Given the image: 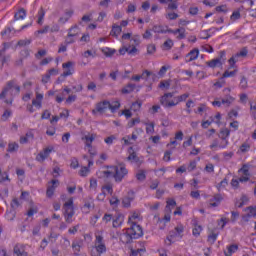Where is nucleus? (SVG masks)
Wrapping results in <instances>:
<instances>
[{
    "instance_id": "obj_1",
    "label": "nucleus",
    "mask_w": 256,
    "mask_h": 256,
    "mask_svg": "<svg viewBox=\"0 0 256 256\" xmlns=\"http://www.w3.org/2000/svg\"><path fill=\"white\" fill-rule=\"evenodd\" d=\"M139 237H143V228L135 222H131L130 228L126 229V232H124L120 239L122 243L129 244L133 239H139Z\"/></svg>"
},
{
    "instance_id": "obj_2",
    "label": "nucleus",
    "mask_w": 256,
    "mask_h": 256,
    "mask_svg": "<svg viewBox=\"0 0 256 256\" xmlns=\"http://www.w3.org/2000/svg\"><path fill=\"white\" fill-rule=\"evenodd\" d=\"M175 93L168 92L165 93L163 96L160 97V105L165 109H171V107H177L175 102Z\"/></svg>"
},
{
    "instance_id": "obj_3",
    "label": "nucleus",
    "mask_w": 256,
    "mask_h": 256,
    "mask_svg": "<svg viewBox=\"0 0 256 256\" xmlns=\"http://www.w3.org/2000/svg\"><path fill=\"white\" fill-rule=\"evenodd\" d=\"M64 217L66 223H73V215H75V208L73 207V198H70L64 203Z\"/></svg>"
},
{
    "instance_id": "obj_4",
    "label": "nucleus",
    "mask_w": 256,
    "mask_h": 256,
    "mask_svg": "<svg viewBox=\"0 0 256 256\" xmlns=\"http://www.w3.org/2000/svg\"><path fill=\"white\" fill-rule=\"evenodd\" d=\"M11 89H15L16 93H21V87L17 85V80H10L6 83V86L0 93V99H5V97H7V93H9Z\"/></svg>"
},
{
    "instance_id": "obj_5",
    "label": "nucleus",
    "mask_w": 256,
    "mask_h": 256,
    "mask_svg": "<svg viewBox=\"0 0 256 256\" xmlns=\"http://www.w3.org/2000/svg\"><path fill=\"white\" fill-rule=\"evenodd\" d=\"M128 173H129V171L127 170L125 165L120 164L119 166H115V171H114L115 182L121 183V181H123V179H125V176H127Z\"/></svg>"
},
{
    "instance_id": "obj_6",
    "label": "nucleus",
    "mask_w": 256,
    "mask_h": 256,
    "mask_svg": "<svg viewBox=\"0 0 256 256\" xmlns=\"http://www.w3.org/2000/svg\"><path fill=\"white\" fill-rule=\"evenodd\" d=\"M96 239L94 241V247L96 249V253L98 255H103L107 253V246L105 245V241L103 240V236L96 235Z\"/></svg>"
},
{
    "instance_id": "obj_7",
    "label": "nucleus",
    "mask_w": 256,
    "mask_h": 256,
    "mask_svg": "<svg viewBox=\"0 0 256 256\" xmlns=\"http://www.w3.org/2000/svg\"><path fill=\"white\" fill-rule=\"evenodd\" d=\"M111 107V102L108 100H103L95 105V109L92 110V115H95L96 113H99L100 115H103L105 111H107Z\"/></svg>"
},
{
    "instance_id": "obj_8",
    "label": "nucleus",
    "mask_w": 256,
    "mask_h": 256,
    "mask_svg": "<svg viewBox=\"0 0 256 256\" xmlns=\"http://www.w3.org/2000/svg\"><path fill=\"white\" fill-rule=\"evenodd\" d=\"M249 54V50L247 47H243L238 53L233 55L229 60L228 63L230 67H235V63L239 61V57L245 58Z\"/></svg>"
},
{
    "instance_id": "obj_9",
    "label": "nucleus",
    "mask_w": 256,
    "mask_h": 256,
    "mask_svg": "<svg viewBox=\"0 0 256 256\" xmlns=\"http://www.w3.org/2000/svg\"><path fill=\"white\" fill-rule=\"evenodd\" d=\"M59 187V180L53 179L48 183L46 196L51 198L55 194V189Z\"/></svg>"
},
{
    "instance_id": "obj_10",
    "label": "nucleus",
    "mask_w": 256,
    "mask_h": 256,
    "mask_svg": "<svg viewBox=\"0 0 256 256\" xmlns=\"http://www.w3.org/2000/svg\"><path fill=\"white\" fill-rule=\"evenodd\" d=\"M51 153H53V147L52 146L44 148L43 151H41L36 156V161H39V163H43V161H45V159H47L49 157V155H51Z\"/></svg>"
},
{
    "instance_id": "obj_11",
    "label": "nucleus",
    "mask_w": 256,
    "mask_h": 256,
    "mask_svg": "<svg viewBox=\"0 0 256 256\" xmlns=\"http://www.w3.org/2000/svg\"><path fill=\"white\" fill-rule=\"evenodd\" d=\"M183 231H184L183 225L176 226L174 231L170 232V236L167 237L168 245H171V239H173V237L181 236Z\"/></svg>"
},
{
    "instance_id": "obj_12",
    "label": "nucleus",
    "mask_w": 256,
    "mask_h": 256,
    "mask_svg": "<svg viewBox=\"0 0 256 256\" xmlns=\"http://www.w3.org/2000/svg\"><path fill=\"white\" fill-rule=\"evenodd\" d=\"M123 221H125V216L123 214H116L112 218V227L117 229V227H121L123 225Z\"/></svg>"
},
{
    "instance_id": "obj_13",
    "label": "nucleus",
    "mask_w": 256,
    "mask_h": 256,
    "mask_svg": "<svg viewBox=\"0 0 256 256\" xmlns=\"http://www.w3.org/2000/svg\"><path fill=\"white\" fill-rule=\"evenodd\" d=\"M199 57V49L194 48L191 50L185 57L186 63H191V61H195Z\"/></svg>"
},
{
    "instance_id": "obj_14",
    "label": "nucleus",
    "mask_w": 256,
    "mask_h": 256,
    "mask_svg": "<svg viewBox=\"0 0 256 256\" xmlns=\"http://www.w3.org/2000/svg\"><path fill=\"white\" fill-rule=\"evenodd\" d=\"M106 171L100 172L102 177H106V179H109V177H113L115 179V166H106Z\"/></svg>"
},
{
    "instance_id": "obj_15",
    "label": "nucleus",
    "mask_w": 256,
    "mask_h": 256,
    "mask_svg": "<svg viewBox=\"0 0 256 256\" xmlns=\"http://www.w3.org/2000/svg\"><path fill=\"white\" fill-rule=\"evenodd\" d=\"M135 199V193L133 191L128 192V196L124 197L122 200V205L124 207H131V202Z\"/></svg>"
},
{
    "instance_id": "obj_16",
    "label": "nucleus",
    "mask_w": 256,
    "mask_h": 256,
    "mask_svg": "<svg viewBox=\"0 0 256 256\" xmlns=\"http://www.w3.org/2000/svg\"><path fill=\"white\" fill-rule=\"evenodd\" d=\"M43 103V94L36 92V99L32 100L33 107H36L37 109H41Z\"/></svg>"
},
{
    "instance_id": "obj_17",
    "label": "nucleus",
    "mask_w": 256,
    "mask_h": 256,
    "mask_svg": "<svg viewBox=\"0 0 256 256\" xmlns=\"http://www.w3.org/2000/svg\"><path fill=\"white\" fill-rule=\"evenodd\" d=\"M73 65L74 63L71 61L62 64L63 69H67L63 72V77H69V75H73V71L71 70Z\"/></svg>"
},
{
    "instance_id": "obj_18",
    "label": "nucleus",
    "mask_w": 256,
    "mask_h": 256,
    "mask_svg": "<svg viewBox=\"0 0 256 256\" xmlns=\"http://www.w3.org/2000/svg\"><path fill=\"white\" fill-rule=\"evenodd\" d=\"M223 201L221 194H215L213 199L210 200V207H219V204Z\"/></svg>"
},
{
    "instance_id": "obj_19",
    "label": "nucleus",
    "mask_w": 256,
    "mask_h": 256,
    "mask_svg": "<svg viewBox=\"0 0 256 256\" xmlns=\"http://www.w3.org/2000/svg\"><path fill=\"white\" fill-rule=\"evenodd\" d=\"M247 203H249V198H248L247 195H245V194H243V195L241 196V198L236 199V201H235V205H236V207H238V208L243 207V205H247Z\"/></svg>"
},
{
    "instance_id": "obj_20",
    "label": "nucleus",
    "mask_w": 256,
    "mask_h": 256,
    "mask_svg": "<svg viewBox=\"0 0 256 256\" xmlns=\"http://www.w3.org/2000/svg\"><path fill=\"white\" fill-rule=\"evenodd\" d=\"M80 33H81V30L79 29V26H77V25L72 26L68 30L69 37H74V39H76V37H79Z\"/></svg>"
},
{
    "instance_id": "obj_21",
    "label": "nucleus",
    "mask_w": 256,
    "mask_h": 256,
    "mask_svg": "<svg viewBox=\"0 0 256 256\" xmlns=\"http://www.w3.org/2000/svg\"><path fill=\"white\" fill-rule=\"evenodd\" d=\"M44 21H45V9L41 7L37 13V24L41 26L43 25Z\"/></svg>"
},
{
    "instance_id": "obj_22",
    "label": "nucleus",
    "mask_w": 256,
    "mask_h": 256,
    "mask_svg": "<svg viewBox=\"0 0 256 256\" xmlns=\"http://www.w3.org/2000/svg\"><path fill=\"white\" fill-rule=\"evenodd\" d=\"M136 87L137 85L129 83L124 88H122L121 91L124 95H129V93H133L135 91Z\"/></svg>"
},
{
    "instance_id": "obj_23",
    "label": "nucleus",
    "mask_w": 256,
    "mask_h": 256,
    "mask_svg": "<svg viewBox=\"0 0 256 256\" xmlns=\"http://www.w3.org/2000/svg\"><path fill=\"white\" fill-rule=\"evenodd\" d=\"M140 76L141 79H144V81H149V77H152V79H157V74L149 70H144Z\"/></svg>"
},
{
    "instance_id": "obj_24",
    "label": "nucleus",
    "mask_w": 256,
    "mask_h": 256,
    "mask_svg": "<svg viewBox=\"0 0 256 256\" xmlns=\"http://www.w3.org/2000/svg\"><path fill=\"white\" fill-rule=\"evenodd\" d=\"M206 65H208V67H211V69H215V67H221V65H223V62H221V58H216L206 62Z\"/></svg>"
},
{
    "instance_id": "obj_25",
    "label": "nucleus",
    "mask_w": 256,
    "mask_h": 256,
    "mask_svg": "<svg viewBox=\"0 0 256 256\" xmlns=\"http://www.w3.org/2000/svg\"><path fill=\"white\" fill-rule=\"evenodd\" d=\"M228 251H224L225 256H231L233 253H237L239 250V246L237 244H231L230 246L227 247Z\"/></svg>"
},
{
    "instance_id": "obj_26",
    "label": "nucleus",
    "mask_w": 256,
    "mask_h": 256,
    "mask_svg": "<svg viewBox=\"0 0 256 256\" xmlns=\"http://www.w3.org/2000/svg\"><path fill=\"white\" fill-rule=\"evenodd\" d=\"M121 31H123V29L121 28V26L117 25V24H113L112 26V30L110 32V35L112 37H119V35H121Z\"/></svg>"
},
{
    "instance_id": "obj_27",
    "label": "nucleus",
    "mask_w": 256,
    "mask_h": 256,
    "mask_svg": "<svg viewBox=\"0 0 256 256\" xmlns=\"http://www.w3.org/2000/svg\"><path fill=\"white\" fill-rule=\"evenodd\" d=\"M25 17H27V12L23 8L14 15L15 21H19V19H24Z\"/></svg>"
},
{
    "instance_id": "obj_28",
    "label": "nucleus",
    "mask_w": 256,
    "mask_h": 256,
    "mask_svg": "<svg viewBox=\"0 0 256 256\" xmlns=\"http://www.w3.org/2000/svg\"><path fill=\"white\" fill-rule=\"evenodd\" d=\"M188 97H189L188 93L182 94L180 96H174V101L176 105H179V103H182V101H187Z\"/></svg>"
},
{
    "instance_id": "obj_29",
    "label": "nucleus",
    "mask_w": 256,
    "mask_h": 256,
    "mask_svg": "<svg viewBox=\"0 0 256 256\" xmlns=\"http://www.w3.org/2000/svg\"><path fill=\"white\" fill-rule=\"evenodd\" d=\"M127 159L128 161H133L134 163H137V165H141V160L134 151L130 153Z\"/></svg>"
},
{
    "instance_id": "obj_30",
    "label": "nucleus",
    "mask_w": 256,
    "mask_h": 256,
    "mask_svg": "<svg viewBox=\"0 0 256 256\" xmlns=\"http://www.w3.org/2000/svg\"><path fill=\"white\" fill-rule=\"evenodd\" d=\"M14 254L17 256H28L27 252H25V249L19 247V245L14 247Z\"/></svg>"
},
{
    "instance_id": "obj_31",
    "label": "nucleus",
    "mask_w": 256,
    "mask_h": 256,
    "mask_svg": "<svg viewBox=\"0 0 256 256\" xmlns=\"http://www.w3.org/2000/svg\"><path fill=\"white\" fill-rule=\"evenodd\" d=\"M121 107V103L119 101H113L110 103L109 109L111 113H115L117 109Z\"/></svg>"
},
{
    "instance_id": "obj_32",
    "label": "nucleus",
    "mask_w": 256,
    "mask_h": 256,
    "mask_svg": "<svg viewBox=\"0 0 256 256\" xmlns=\"http://www.w3.org/2000/svg\"><path fill=\"white\" fill-rule=\"evenodd\" d=\"M153 33H161L165 34L167 31H165V27L163 25H154L152 28Z\"/></svg>"
},
{
    "instance_id": "obj_33",
    "label": "nucleus",
    "mask_w": 256,
    "mask_h": 256,
    "mask_svg": "<svg viewBox=\"0 0 256 256\" xmlns=\"http://www.w3.org/2000/svg\"><path fill=\"white\" fill-rule=\"evenodd\" d=\"M18 149H19V144H17L16 142H12L8 144V148H7L8 153H15V151H17Z\"/></svg>"
},
{
    "instance_id": "obj_34",
    "label": "nucleus",
    "mask_w": 256,
    "mask_h": 256,
    "mask_svg": "<svg viewBox=\"0 0 256 256\" xmlns=\"http://www.w3.org/2000/svg\"><path fill=\"white\" fill-rule=\"evenodd\" d=\"M231 135V131L227 128L222 129L218 135L219 139H227Z\"/></svg>"
},
{
    "instance_id": "obj_35",
    "label": "nucleus",
    "mask_w": 256,
    "mask_h": 256,
    "mask_svg": "<svg viewBox=\"0 0 256 256\" xmlns=\"http://www.w3.org/2000/svg\"><path fill=\"white\" fill-rule=\"evenodd\" d=\"M49 29L50 26L49 25H45L42 29L37 30L34 35H36V37H39V35H45L46 33H49Z\"/></svg>"
},
{
    "instance_id": "obj_36",
    "label": "nucleus",
    "mask_w": 256,
    "mask_h": 256,
    "mask_svg": "<svg viewBox=\"0 0 256 256\" xmlns=\"http://www.w3.org/2000/svg\"><path fill=\"white\" fill-rule=\"evenodd\" d=\"M233 101H235V99L231 96H226L225 98H223L221 100L222 105H226V107H229V105H231V103H233Z\"/></svg>"
},
{
    "instance_id": "obj_37",
    "label": "nucleus",
    "mask_w": 256,
    "mask_h": 256,
    "mask_svg": "<svg viewBox=\"0 0 256 256\" xmlns=\"http://www.w3.org/2000/svg\"><path fill=\"white\" fill-rule=\"evenodd\" d=\"M85 141H86V146H88L89 148H91V143H93L95 141V135L91 134V135H86L84 137Z\"/></svg>"
},
{
    "instance_id": "obj_38",
    "label": "nucleus",
    "mask_w": 256,
    "mask_h": 256,
    "mask_svg": "<svg viewBox=\"0 0 256 256\" xmlns=\"http://www.w3.org/2000/svg\"><path fill=\"white\" fill-rule=\"evenodd\" d=\"M244 211H248V215L256 219V207L249 206V207H246Z\"/></svg>"
},
{
    "instance_id": "obj_39",
    "label": "nucleus",
    "mask_w": 256,
    "mask_h": 256,
    "mask_svg": "<svg viewBox=\"0 0 256 256\" xmlns=\"http://www.w3.org/2000/svg\"><path fill=\"white\" fill-rule=\"evenodd\" d=\"M102 53H104L106 57H113V55H115V50L110 48H103Z\"/></svg>"
},
{
    "instance_id": "obj_40",
    "label": "nucleus",
    "mask_w": 256,
    "mask_h": 256,
    "mask_svg": "<svg viewBox=\"0 0 256 256\" xmlns=\"http://www.w3.org/2000/svg\"><path fill=\"white\" fill-rule=\"evenodd\" d=\"M5 181H11V179H9L7 172H3L0 169V183H5Z\"/></svg>"
},
{
    "instance_id": "obj_41",
    "label": "nucleus",
    "mask_w": 256,
    "mask_h": 256,
    "mask_svg": "<svg viewBox=\"0 0 256 256\" xmlns=\"http://www.w3.org/2000/svg\"><path fill=\"white\" fill-rule=\"evenodd\" d=\"M201 231H203V228H201V226L196 225L193 230L192 233L194 235V237H199V235H201Z\"/></svg>"
},
{
    "instance_id": "obj_42",
    "label": "nucleus",
    "mask_w": 256,
    "mask_h": 256,
    "mask_svg": "<svg viewBox=\"0 0 256 256\" xmlns=\"http://www.w3.org/2000/svg\"><path fill=\"white\" fill-rule=\"evenodd\" d=\"M217 237H218V234H216V233H211V234L208 236V243H210L211 245H213V244L217 241Z\"/></svg>"
},
{
    "instance_id": "obj_43",
    "label": "nucleus",
    "mask_w": 256,
    "mask_h": 256,
    "mask_svg": "<svg viewBox=\"0 0 256 256\" xmlns=\"http://www.w3.org/2000/svg\"><path fill=\"white\" fill-rule=\"evenodd\" d=\"M169 87H171V83H169V81H167V80H162L159 83V88L160 89H169Z\"/></svg>"
},
{
    "instance_id": "obj_44",
    "label": "nucleus",
    "mask_w": 256,
    "mask_h": 256,
    "mask_svg": "<svg viewBox=\"0 0 256 256\" xmlns=\"http://www.w3.org/2000/svg\"><path fill=\"white\" fill-rule=\"evenodd\" d=\"M88 174H89V167L87 166L82 167L79 171V175L81 177H87Z\"/></svg>"
},
{
    "instance_id": "obj_45",
    "label": "nucleus",
    "mask_w": 256,
    "mask_h": 256,
    "mask_svg": "<svg viewBox=\"0 0 256 256\" xmlns=\"http://www.w3.org/2000/svg\"><path fill=\"white\" fill-rule=\"evenodd\" d=\"M179 18V14L175 12H170L166 15V19H169L170 21H175V19Z\"/></svg>"
},
{
    "instance_id": "obj_46",
    "label": "nucleus",
    "mask_w": 256,
    "mask_h": 256,
    "mask_svg": "<svg viewBox=\"0 0 256 256\" xmlns=\"http://www.w3.org/2000/svg\"><path fill=\"white\" fill-rule=\"evenodd\" d=\"M17 45L19 47H27V45H31V40H29V39L19 40Z\"/></svg>"
},
{
    "instance_id": "obj_47",
    "label": "nucleus",
    "mask_w": 256,
    "mask_h": 256,
    "mask_svg": "<svg viewBox=\"0 0 256 256\" xmlns=\"http://www.w3.org/2000/svg\"><path fill=\"white\" fill-rule=\"evenodd\" d=\"M249 149H251V145H249V143H243L240 146L241 153H247V151H249Z\"/></svg>"
},
{
    "instance_id": "obj_48",
    "label": "nucleus",
    "mask_w": 256,
    "mask_h": 256,
    "mask_svg": "<svg viewBox=\"0 0 256 256\" xmlns=\"http://www.w3.org/2000/svg\"><path fill=\"white\" fill-rule=\"evenodd\" d=\"M187 169L189 172L195 171V169H197V161L195 160L190 161Z\"/></svg>"
},
{
    "instance_id": "obj_49",
    "label": "nucleus",
    "mask_w": 256,
    "mask_h": 256,
    "mask_svg": "<svg viewBox=\"0 0 256 256\" xmlns=\"http://www.w3.org/2000/svg\"><path fill=\"white\" fill-rule=\"evenodd\" d=\"M231 21H237V19H241V12L234 11L230 16Z\"/></svg>"
},
{
    "instance_id": "obj_50",
    "label": "nucleus",
    "mask_w": 256,
    "mask_h": 256,
    "mask_svg": "<svg viewBox=\"0 0 256 256\" xmlns=\"http://www.w3.org/2000/svg\"><path fill=\"white\" fill-rule=\"evenodd\" d=\"M175 205H177V202H175L174 199L168 200L166 205V211H171L170 207H175Z\"/></svg>"
},
{
    "instance_id": "obj_51",
    "label": "nucleus",
    "mask_w": 256,
    "mask_h": 256,
    "mask_svg": "<svg viewBox=\"0 0 256 256\" xmlns=\"http://www.w3.org/2000/svg\"><path fill=\"white\" fill-rule=\"evenodd\" d=\"M141 102L139 101H136V102H133L132 105H131V110L132 111H139V109H141Z\"/></svg>"
},
{
    "instance_id": "obj_52",
    "label": "nucleus",
    "mask_w": 256,
    "mask_h": 256,
    "mask_svg": "<svg viewBox=\"0 0 256 256\" xmlns=\"http://www.w3.org/2000/svg\"><path fill=\"white\" fill-rule=\"evenodd\" d=\"M238 173L240 175H244V176H248L249 177V168L247 166H243L239 171Z\"/></svg>"
},
{
    "instance_id": "obj_53",
    "label": "nucleus",
    "mask_w": 256,
    "mask_h": 256,
    "mask_svg": "<svg viewBox=\"0 0 256 256\" xmlns=\"http://www.w3.org/2000/svg\"><path fill=\"white\" fill-rule=\"evenodd\" d=\"M87 90L95 93L97 91V84H95V82H89L87 85Z\"/></svg>"
},
{
    "instance_id": "obj_54",
    "label": "nucleus",
    "mask_w": 256,
    "mask_h": 256,
    "mask_svg": "<svg viewBox=\"0 0 256 256\" xmlns=\"http://www.w3.org/2000/svg\"><path fill=\"white\" fill-rule=\"evenodd\" d=\"M64 43H65V45H72V43H75V38L73 36H69V34H67Z\"/></svg>"
},
{
    "instance_id": "obj_55",
    "label": "nucleus",
    "mask_w": 256,
    "mask_h": 256,
    "mask_svg": "<svg viewBox=\"0 0 256 256\" xmlns=\"http://www.w3.org/2000/svg\"><path fill=\"white\" fill-rule=\"evenodd\" d=\"M203 4L208 7H215V5H217V0H204Z\"/></svg>"
},
{
    "instance_id": "obj_56",
    "label": "nucleus",
    "mask_w": 256,
    "mask_h": 256,
    "mask_svg": "<svg viewBox=\"0 0 256 256\" xmlns=\"http://www.w3.org/2000/svg\"><path fill=\"white\" fill-rule=\"evenodd\" d=\"M163 47L167 50L171 49L173 47V40L168 39L164 42Z\"/></svg>"
},
{
    "instance_id": "obj_57",
    "label": "nucleus",
    "mask_w": 256,
    "mask_h": 256,
    "mask_svg": "<svg viewBox=\"0 0 256 256\" xmlns=\"http://www.w3.org/2000/svg\"><path fill=\"white\" fill-rule=\"evenodd\" d=\"M239 87L240 89H247V78L245 76L241 78Z\"/></svg>"
},
{
    "instance_id": "obj_58",
    "label": "nucleus",
    "mask_w": 256,
    "mask_h": 256,
    "mask_svg": "<svg viewBox=\"0 0 256 256\" xmlns=\"http://www.w3.org/2000/svg\"><path fill=\"white\" fill-rule=\"evenodd\" d=\"M155 51H156L155 44L148 45V47H147L148 55H153V53H155Z\"/></svg>"
},
{
    "instance_id": "obj_59",
    "label": "nucleus",
    "mask_w": 256,
    "mask_h": 256,
    "mask_svg": "<svg viewBox=\"0 0 256 256\" xmlns=\"http://www.w3.org/2000/svg\"><path fill=\"white\" fill-rule=\"evenodd\" d=\"M72 249H73L74 253H79V251H81V245H79L78 242H73Z\"/></svg>"
},
{
    "instance_id": "obj_60",
    "label": "nucleus",
    "mask_w": 256,
    "mask_h": 256,
    "mask_svg": "<svg viewBox=\"0 0 256 256\" xmlns=\"http://www.w3.org/2000/svg\"><path fill=\"white\" fill-rule=\"evenodd\" d=\"M229 145V140L227 139H221L219 143V149H225Z\"/></svg>"
},
{
    "instance_id": "obj_61",
    "label": "nucleus",
    "mask_w": 256,
    "mask_h": 256,
    "mask_svg": "<svg viewBox=\"0 0 256 256\" xmlns=\"http://www.w3.org/2000/svg\"><path fill=\"white\" fill-rule=\"evenodd\" d=\"M93 205H91L90 202H86L83 206V211L84 213H89V211H91Z\"/></svg>"
},
{
    "instance_id": "obj_62",
    "label": "nucleus",
    "mask_w": 256,
    "mask_h": 256,
    "mask_svg": "<svg viewBox=\"0 0 256 256\" xmlns=\"http://www.w3.org/2000/svg\"><path fill=\"white\" fill-rule=\"evenodd\" d=\"M102 220L104 221V223H109V222L113 221V215L105 214L103 216Z\"/></svg>"
},
{
    "instance_id": "obj_63",
    "label": "nucleus",
    "mask_w": 256,
    "mask_h": 256,
    "mask_svg": "<svg viewBox=\"0 0 256 256\" xmlns=\"http://www.w3.org/2000/svg\"><path fill=\"white\" fill-rule=\"evenodd\" d=\"M168 9H170V11H175V9H177V0L170 2L168 4Z\"/></svg>"
},
{
    "instance_id": "obj_64",
    "label": "nucleus",
    "mask_w": 256,
    "mask_h": 256,
    "mask_svg": "<svg viewBox=\"0 0 256 256\" xmlns=\"http://www.w3.org/2000/svg\"><path fill=\"white\" fill-rule=\"evenodd\" d=\"M20 205L21 204L19 203V200L17 198H14L11 202L12 209H18Z\"/></svg>"
}]
</instances>
